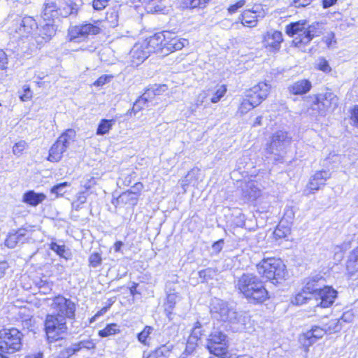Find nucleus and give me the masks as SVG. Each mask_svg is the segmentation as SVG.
I'll list each match as a JSON object with an SVG mask.
<instances>
[{
  "label": "nucleus",
  "mask_w": 358,
  "mask_h": 358,
  "mask_svg": "<svg viewBox=\"0 0 358 358\" xmlns=\"http://www.w3.org/2000/svg\"><path fill=\"white\" fill-rule=\"evenodd\" d=\"M235 287L251 303H261L268 299L263 282L254 274H243L235 281Z\"/></svg>",
  "instance_id": "nucleus-1"
},
{
  "label": "nucleus",
  "mask_w": 358,
  "mask_h": 358,
  "mask_svg": "<svg viewBox=\"0 0 358 358\" xmlns=\"http://www.w3.org/2000/svg\"><path fill=\"white\" fill-rule=\"evenodd\" d=\"M210 313L217 320L228 322L231 324H243L242 315L230 306L227 301L214 299L210 303Z\"/></svg>",
  "instance_id": "nucleus-2"
},
{
  "label": "nucleus",
  "mask_w": 358,
  "mask_h": 358,
  "mask_svg": "<svg viewBox=\"0 0 358 358\" xmlns=\"http://www.w3.org/2000/svg\"><path fill=\"white\" fill-rule=\"evenodd\" d=\"M36 28L37 23L32 17H17L9 27L8 33L11 38L15 41L20 39L22 40L24 38H28L29 36L33 39V34Z\"/></svg>",
  "instance_id": "nucleus-3"
},
{
  "label": "nucleus",
  "mask_w": 358,
  "mask_h": 358,
  "mask_svg": "<svg viewBox=\"0 0 358 358\" xmlns=\"http://www.w3.org/2000/svg\"><path fill=\"white\" fill-rule=\"evenodd\" d=\"M23 334L16 328L0 330V350L2 353H14L22 347Z\"/></svg>",
  "instance_id": "nucleus-4"
},
{
  "label": "nucleus",
  "mask_w": 358,
  "mask_h": 358,
  "mask_svg": "<svg viewBox=\"0 0 358 358\" xmlns=\"http://www.w3.org/2000/svg\"><path fill=\"white\" fill-rule=\"evenodd\" d=\"M66 320L62 315L49 314L45 320V331L49 343L63 339V334L67 331Z\"/></svg>",
  "instance_id": "nucleus-5"
},
{
  "label": "nucleus",
  "mask_w": 358,
  "mask_h": 358,
  "mask_svg": "<svg viewBox=\"0 0 358 358\" xmlns=\"http://www.w3.org/2000/svg\"><path fill=\"white\" fill-rule=\"evenodd\" d=\"M257 270L259 274L270 280L284 278L286 273L285 265L280 259L268 258L263 259L258 265Z\"/></svg>",
  "instance_id": "nucleus-6"
},
{
  "label": "nucleus",
  "mask_w": 358,
  "mask_h": 358,
  "mask_svg": "<svg viewBox=\"0 0 358 358\" xmlns=\"http://www.w3.org/2000/svg\"><path fill=\"white\" fill-rule=\"evenodd\" d=\"M100 21L94 23L85 22L78 25L71 26L68 30V38L70 42L81 43L85 41L90 36L96 35L101 31Z\"/></svg>",
  "instance_id": "nucleus-7"
},
{
  "label": "nucleus",
  "mask_w": 358,
  "mask_h": 358,
  "mask_svg": "<svg viewBox=\"0 0 358 358\" xmlns=\"http://www.w3.org/2000/svg\"><path fill=\"white\" fill-rule=\"evenodd\" d=\"M76 131L73 129H69L64 132L51 146L48 160L51 162H59L70 143L74 141Z\"/></svg>",
  "instance_id": "nucleus-8"
},
{
  "label": "nucleus",
  "mask_w": 358,
  "mask_h": 358,
  "mask_svg": "<svg viewBox=\"0 0 358 358\" xmlns=\"http://www.w3.org/2000/svg\"><path fill=\"white\" fill-rule=\"evenodd\" d=\"M291 137L286 131H278L273 134L270 144L267 147L269 153L273 154L275 161H280L286 148L290 145Z\"/></svg>",
  "instance_id": "nucleus-9"
},
{
  "label": "nucleus",
  "mask_w": 358,
  "mask_h": 358,
  "mask_svg": "<svg viewBox=\"0 0 358 358\" xmlns=\"http://www.w3.org/2000/svg\"><path fill=\"white\" fill-rule=\"evenodd\" d=\"M206 347L210 353L215 356L222 357L227 355L229 348L227 335L218 330L213 331L207 339Z\"/></svg>",
  "instance_id": "nucleus-10"
},
{
  "label": "nucleus",
  "mask_w": 358,
  "mask_h": 358,
  "mask_svg": "<svg viewBox=\"0 0 358 358\" xmlns=\"http://www.w3.org/2000/svg\"><path fill=\"white\" fill-rule=\"evenodd\" d=\"M338 99L332 92L318 94L311 106L313 110H317L318 115H325L329 110H334L338 106Z\"/></svg>",
  "instance_id": "nucleus-11"
},
{
  "label": "nucleus",
  "mask_w": 358,
  "mask_h": 358,
  "mask_svg": "<svg viewBox=\"0 0 358 358\" xmlns=\"http://www.w3.org/2000/svg\"><path fill=\"white\" fill-rule=\"evenodd\" d=\"M338 248L341 249V252H336L335 256L338 259H342L343 257L342 250H347L353 248L352 251L348 257L346 264L348 271L353 274L356 271V262L358 261V234H353L350 240L345 241L340 247Z\"/></svg>",
  "instance_id": "nucleus-12"
},
{
  "label": "nucleus",
  "mask_w": 358,
  "mask_h": 358,
  "mask_svg": "<svg viewBox=\"0 0 358 358\" xmlns=\"http://www.w3.org/2000/svg\"><path fill=\"white\" fill-rule=\"evenodd\" d=\"M50 307L57 312V314H55V315H62L66 320V318L74 319L75 317L76 303L62 295L55 296L52 299Z\"/></svg>",
  "instance_id": "nucleus-13"
},
{
  "label": "nucleus",
  "mask_w": 358,
  "mask_h": 358,
  "mask_svg": "<svg viewBox=\"0 0 358 358\" xmlns=\"http://www.w3.org/2000/svg\"><path fill=\"white\" fill-rule=\"evenodd\" d=\"M336 296L337 292L335 289L324 285L317 292H315L313 300L316 301L315 306L327 308L334 303Z\"/></svg>",
  "instance_id": "nucleus-14"
},
{
  "label": "nucleus",
  "mask_w": 358,
  "mask_h": 358,
  "mask_svg": "<svg viewBox=\"0 0 358 358\" xmlns=\"http://www.w3.org/2000/svg\"><path fill=\"white\" fill-rule=\"evenodd\" d=\"M270 89L269 84L264 82L259 83L247 92L245 97L252 103V104L257 106L267 97Z\"/></svg>",
  "instance_id": "nucleus-15"
},
{
  "label": "nucleus",
  "mask_w": 358,
  "mask_h": 358,
  "mask_svg": "<svg viewBox=\"0 0 358 358\" xmlns=\"http://www.w3.org/2000/svg\"><path fill=\"white\" fill-rule=\"evenodd\" d=\"M56 29L52 23L46 22L37 25L35 32L33 34V39L38 45H41L49 41L55 34Z\"/></svg>",
  "instance_id": "nucleus-16"
},
{
  "label": "nucleus",
  "mask_w": 358,
  "mask_h": 358,
  "mask_svg": "<svg viewBox=\"0 0 358 358\" xmlns=\"http://www.w3.org/2000/svg\"><path fill=\"white\" fill-rule=\"evenodd\" d=\"M322 24L319 22H314L309 25L305 29L303 36L301 39L294 38L293 43L296 47H301L302 45L309 43L311 40L316 36H319L322 34Z\"/></svg>",
  "instance_id": "nucleus-17"
},
{
  "label": "nucleus",
  "mask_w": 358,
  "mask_h": 358,
  "mask_svg": "<svg viewBox=\"0 0 358 358\" xmlns=\"http://www.w3.org/2000/svg\"><path fill=\"white\" fill-rule=\"evenodd\" d=\"M165 35L163 33H157L147 38L143 43L150 53H160L163 55Z\"/></svg>",
  "instance_id": "nucleus-18"
},
{
  "label": "nucleus",
  "mask_w": 358,
  "mask_h": 358,
  "mask_svg": "<svg viewBox=\"0 0 358 358\" xmlns=\"http://www.w3.org/2000/svg\"><path fill=\"white\" fill-rule=\"evenodd\" d=\"M27 234V230L25 229H19L10 232L5 240V245L8 248H14L17 245L24 243L28 239Z\"/></svg>",
  "instance_id": "nucleus-19"
},
{
  "label": "nucleus",
  "mask_w": 358,
  "mask_h": 358,
  "mask_svg": "<svg viewBox=\"0 0 358 358\" xmlns=\"http://www.w3.org/2000/svg\"><path fill=\"white\" fill-rule=\"evenodd\" d=\"M325 334H327L325 327L313 326L311 329L304 333L300 339L304 345L310 346L322 338Z\"/></svg>",
  "instance_id": "nucleus-20"
},
{
  "label": "nucleus",
  "mask_w": 358,
  "mask_h": 358,
  "mask_svg": "<svg viewBox=\"0 0 358 358\" xmlns=\"http://www.w3.org/2000/svg\"><path fill=\"white\" fill-rule=\"evenodd\" d=\"M187 45H188V41L185 38L177 36L169 38L165 36L163 55H167L174 51L182 50Z\"/></svg>",
  "instance_id": "nucleus-21"
},
{
  "label": "nucleus",
  "mask_w": 358,
  "mask_h": 358,
  "mask_svg": "<svg viewBox=\"0 0 358 358\" xmlns=\"http://www.w3.org/2000/svg\"><path fill=\"white\" fill-rule=\"evenodd\" d=\"M82 5V0H64V5L59 8V17L76 16Z\"/></svg>",
  "instance_id": "nucleus-22"
},
{
  "label": "nucleus",
  "mask_w": 358,
  "mask_h": 358,
  "mask_svg": "<svg viewBox=\"0 0 358 358\" xmlns=\"http://www.w3.org/2000/svg\"><path fill=\"white\" fill-rule=\"evenodd\" d=\"M59 8L55 0H45L41 13L44 20L51 21L59 17Z\"/></svg>",
  "instance_id": "nucleus-23"
},
{
  "label": "nucleus",
  "mask_w": 358,
  "mask_h": 358,
  "mask_svg": "<svg viewBox=\"0 0 358 358\" xmlns=\"http://www.w3.org/2000/svg\"><path fill=\"white\" fill-rule=\"evenodd\" d=\"M330 177L331 173L329 171H317L310 178L308 187L311 190H318L321 186L325 185V182Z\"/></svg>",
  "instance_id": "nucleus-24"
},
{
  "label": "nucleus",
  "mask_w": 358,
  "mask_h": 358,
  "mask_svg": "<svg viewBox=\"0 0 358 358\" xmlns=\"http://www.w3.org/2000/svg\"><path fill=\"white\" fill-rule=\"evenodd\" d=\"M282 41V35L278 31H268L264 36V44L266 48H269L273 50H278Z\"/></svg>",
  "instance_id": "nucleus-25"
},
{
  "label": "nucleus",
  "mask_w": 358,
  "mask_h": 358,
  "mask_svg": "<svg viewBox=\"0 0 358 358\" xmlns=\"http://www.w3.org/2000/svg\"><path fill=\"white\" fill-rule=\"evenodd\" d=\"M131 57L133 59L132 62L134 64L138 65L143 62L145 59L150 56V52L144 43L141 44H136L131 52Z\"/></svg>",
  "instance_id": "nucleus-26"
},
{
  "label": "nucleus",
  "mask_w": 358,
  "mask_h": 358,
  "mask_svg": "<svg viewBox=\"0 0 358 358\" xmlns=\"http://www.w3.org/2000/svg\"><path fill=\"white\" fill-rule=\"evenodd\" d=\"M324 280L322 277L315 275L306 280L303 287L304 293H308L312 298L324 285Z\"/></svg>",
  "instance_id": "nucleus-27"
},
{
  "label": "nucleus",
  "mask_w": 358,
  "mask_h": 358,
  "mask_svg": "<svg viewBox=\"0 0 358 358\" xmlns=\"http://www.w3.org/2000/svg\"><path fill=\"white\" fill-rule=\"evenodd\" d=\"M311 87V83L308 80L301 79L289 85L287 90L290 94L303 95L308 93Z\"/></svg>",
  "instance_id": "nucleus-28"
},
{
  "label": "nucleus",
  "mask_w": 358,
  "mask_h": 358,
  "mask_svg": "<svg viewBox=\"0 0 358 358\" xmlns=\"http://www.w3.org/2000/svg\"><path fill=\"white\" fill-rule=\"evenodd\" d=\"M264 17V14L257 10H246L241 15V23L243 26L254 27L257 25L258 18Z\"/></svg>",
  "instance_id": "nucleus-29"
},
{
  "label": "nucleus",
  "mask_w": 358,
  "mask_h": 358,
  "mask_svg": "<svg viewBox=\"0 0 358 358\" xmlns=\"http://www.w3.org/2000/svg\"><path fill=\"white\" fill-rule=\"evenodd\" d=\"M305 21H299L296 22L291 23L286 27V33L290 36L294 37V38L301 39L303 36L305 32Z\"/></svg>",
  "instance_id": "nucleus-30"
},
{
  "label": "nucleus",
  "mask_w": 358,
  "mask_h": 358,
  "mask_svg": "<svg viewBox=\"0 0 358 358\" xmlns=\"http://www.w3.org/2000/svg\"><path fill=\"white\" fill-rule=\"evenodd\" d=\"M46 198L43 193H36L33 190L26 192L22 198V201L32 206H36L42 203Z\"/></svg>",
  "instance_id": "nucleus-31"
},
{
  "label": "nucleus",
  "mask_w": 358,
  "mask_h": 358,
  "mask_svg": "<svg viewBox=\"0 0 358 358\" xmlns=\"http://www.w3.org/2000/svg\"><path fill=\"white\" fill-rule=\"evenodd\" d=\"M137 193L128 190L122 192L116 199V203L113 202L114 205L117 204H128L131 206H136L138 202Z\"/></svg>",
  "instance_id": "nucleus-32"
},
{
  "label": "nucleus",
  "mask_w": 358,
  "mask_h": 358,
  "mask_svg": "<svg viewBox=\"0 0 358 358\" xmlns=\"http://www.w3.org/2000/svg\"><path fill=\"white\" fill-rule=\"evenodd\" d=\"M172 348V345H162L156 350L149 353V355L147 357L148 358H168Z\"/></svg>",
  "instance_id": "nucleus-33"
},
{
  "label": "nucleus",
  "mask_w": 358,
  "mask_h": 358,
  "mask_svg": "<svg viewBox=\"0 0 358 358\" xmlns=\"http://www.w3.org/2000/svg\"><path fill=\"white\" fill-rule=\"evenodd\" d=\"M115 124V120L114 119H101L98 124L96 134L98 136H103L108 134Z\"/></svg>",
  "instance_id": "nucleus-34"
},
{
  "label": "nucleus",
  "mask_w": 358,
  "mask_h": 358,
  "mask_svg": "<svg viewBox=\"0 0 358 358\" xmlns=\"http://www.w3.org/2000/svg\"><path fill=\"white\" fill-rule=\"evenodd\" d=\"M180 299L181 296L176 292L167 294L165 310L167 312L168 316L172 313V310L175 308L176 303L180 301Z\"/></svg>",
  "instance_id": "nucleus-35"
},
{
  "label": "nucleus",
  "mask_w": 358,
  "mask_h": 358,
  "mask_svg": "<svg viewBox=\"0 0 358 358\" xmlns=\"http://www.w3.org/2000/svg\"><path fill=\"white\" fill-rule=\"evenodd\" d=\"M72 344L76 353L80 351L82 349L92 350L96 348V343L92 339L90 338L82 340L79 342L73 343Z\"/></svg>",
  "instance_id": "nucleus-36"
},
{
  "label": "nucleus",
  "mask_w": 358,
  "mask_h": 358,
  "mask_svg": "<svg viewBox=\"0 0 358 358\" xmlns=\"http://www.w3.org/2000/svg\"><path fill=\"white\" fill-rule=\"evenodd\" d=\"M50 248L56 252L59 257L69 259L70 253L66 250L64 245H59L55 242H52L50 244Z\"/></svg>",
  "instance_id": "nucleus-37"
},
{
  "label": "nucleus",
  "mask_w": 358,
  "mask_h": 358,
  "mask_svg": "<svg viewBox=\"0 0 358 358\" xmlns=\"http://www.w3.org/2000/svg\"><path fill=\"white\" fill-rule=\"evenodd\" d=\"M327 334H333L338 332L342 329V324L339 319H333L331 320L325 326H324Z\"/></svg>",
  "instance_id": "nucleus-38"
},
{
  "label": "nucleus",
  "mask_w": 358,
  "mask_h": 358,
  "mask_svg": "<svg viewBox=\"0 0 358 358\" xmlns=\"http://www.w3.org/2000/svg\"><path fill=\"white\" fill-rule=\"evenodd\" d=\"M289 234L290 228L284 226L282 222H280L273 231V236L275 239L287 238Z\"/></svg>",
  "instance_id": "nucleus-39"
},
{
  "label": "nucleus",
  "mask_w": 358,
  "mask_h": 358,
  "mask_svg": "<svg viewBox=\"0 0 358 358\" xmlns=\"http://www.w3.org/2000/svg\"><path fill=\"white\" fill-rule=\"evenodd\" d=\"M210 0H182L183 7L189 8H204Z\"/></svg>",
  "instance_id": "nucleus-40"
},
{
  "label": "nucleus",
  "mask_w": 358,
  "mask_h": 358,
  "mask_svg": "<svg viewBox=\"0 0 358 358\" xmlns=\"http://www.w3.org/2000/svg\"><path fill=\"white\" fill-rule=\"evenodd\" d=\"M205 332L206 330L204 329L203 326H202L199 322H196L189 338L192 340H196L198 341L201 337L204 335Z\"/></svg>",
  "instance_id": "nucleus-41"
},
{
  "label": "nucleus",
  "mask_w": 358,
  "mask_h": 358,
  "mask_svg": "<svg viewBox=\"0 0 358 358\" xmlns=\"http://www.w3.org/2000/svg\"><path fill=\"white\" fill-rule=\"evenodd\" d=\"M197 345V341L192 340L190 338H188L185 351L181 354L180 358H186L188 355L193 354Z\"/></svg>",
  "instance_id": "nucleus-42"
},
{
  "label": "nucleus",
  "mask_w": 358,
  "mask_h": 358,
  "mask_svg": "<svg viewBox=\"0 0 358 358\" xmlns=\"http://www.w3.org/2000/svg\"><path fill=\"white\" fill-rule=\"evenodd\" d=\"M120 332V329L116 324H108L104 329L99 331V336L106 337L110 335L116 334Z\"/></svg>",
  "instance_id": "nucleus-43"
},
{
  "label": "nucleus",
  "mask_w": 358,
  "mask_h": 358,
  "mask_svg": "<svg viewBox=\"0 0 358 358\" xmlns=\"http://www.w3.org/2000/svg\"><path fill=\"white\" fill-rule=\"evenodd\" d=\"M155 104V103L150 104V103H148L146 100L144 99V97L141 96L134 103L132 112H134V113L136 114L141 110L143 109L145 107H150L154 106Z\"/></svg>",
  "instance_id": "nucleus-44"
},
{
  "label": "nucleus",
  "mask_w": 358,
  "mask_h": 358,
  "mask_svg": "<svg viewBox=\"0 0 358 358\" xmlns=\"http://www.w3.org/2000/svg\"><path fill=\"white\" fill-rule=\"evenodd\" d=\"M153 330L154 329L152 327L145 326L143 330L141 331L137 336L138 341L144 345H148V343L147 342V340L150 335L152 333Z\"/></svg>",
  "instance_id": "nucleus-45"
},
{
  "label": "nucleus",
  "mask_w": 358,
  "mask_h": 358,
  "mask_svg": "<svg viewBox=\"0 0 358 358\" xmlns=\"http://www.w3.org/2000/svg\"><path fill=\"white\" fill-rule=\"evenodd\" d=\"M70 185V184L67 182H63L59 184L54 185L51 188V193L56 194V196L58 197L59 196H62L66 192V189Z\"/></svg>",
  "instance_id": "nucleus-46"
},
{
  "label": "nucleus",
  "mask_w": 358,
  "mask_h": 358,
  "mask_svg": "<svg viewBox=\"0 0 358 358\" xmlns=\"http://www.w3.org/2000/svg\"><path fill=\"white\" fill-rule=\"evenodd\" d=\"M308 300H313V298L308 295V293H304L303 289L302 292H300L295 296L294 299H292V303L299 306L306 303Z\"/></svg>",
  "instance_id": "nucleus-47"
},
{
  "label": "nucleus",
  "mask_w": 358,
  "mask_h": 358,
  "mask_svg": "<svg viewBox=\"0 0 358 358\" xmlns=\"http://www.w3.org/2000/svg\"><path fill=\"white\" fill-rule=\"evenodd\" d=\"M87 201V196L85 192H80L76 196V199L72 202L71 206L73 210L78 211L81 208V206Z\"/></svg>",
  "instance_id": "nucleus-48"
},
{
  "label": "nucleus",
  "mask_w": 358,
  "mask_h": 358,
  "mask_svg": "<svg viewBox=\"0 0 358 358\" xmlns=\"http://www.w3.org/2000/svg\"><path fill=\"white\" fill-rule=\"evenodd\" d=\"M76 352L73 348V344L60 350L59 353L54 357V358H69Z\"/></svg>",
  "instance_id": "nucleus-49"
},
{
  "label": "nucleus",
  "mask_w": 358,
  "mask_h": 358,
  "mask_svg": "<svg viewBox=\"0 0 358 358\" xmlns=\"http://www.w3.org/2000/svg\"><path fill=\"white\" fill-rule=\"evenodd\" d=\"M19 97L22 101H27L32 98V92L29 85H24L22 86V91L19 92Z\"/></svg>",
  "instance_id": "nucleus-50"
},
{
  "label": "nucleus",
  "mask_w": 358,
  "mask_h": 358,
  "mask_svg": "<svg viewBox=\"0 0 358 358\" xmlns=\"http://www.w3.org/2000/svg\"><path fill=\"white\" fill-rule=\"evenodd\" d=\"M102 262L101 255L98 252H94L89 257V264L93 268L100 266Z\"/></svg>",
  "instance_id": "nucleus-51"
},
{
  "label": "nucleus",
  "mask_w": 358,
  "mask_h": 358,
  "mask_svg": "<svg viewBox=\"0 0 358 358\" xmlns=\"http://www.w3.org/2000/svg\"><path fill=\"white\" fill-rule=\"evenodd\" d=\"M8 58L7 55L2 50H0V78L5 74V70L7 68Z\"/></svg>",
  "instance_id": "nucleus-52"
},
{
  "label": "nucleus",
  "mask_w": 358,
  "mask_h": 358,
  "mask_svg": "<svg viewBox=\"0 0 358 358\" xmlns=\"http://www.w3.org/2000/svg\"><path fill=\"white\" fill-rule=\"evenodd\" d=\"M226 92L227 88L224 85L220 86L218 89L216 90L215 93L211 97L210 101L214 103L218 102L220 100V99L224 95Z\"/></svg>",
  "instance_id": "nucleus-53"
},
{
  "label": "nucleus",
  "mask_w": 358,
  "mask_h": 358,
  "mask_svg": "<svg viewBox=\"0 0 358 358\" xmlns=\"http://www.w3.org/2000/svg\"><path fill=\"white\" fill-rule=\"evenodd\" d=\"M252 103L248 100L247 98H245L241 103L239 111L241 114L246 113L248 110H250L253 108L256 107L257 106H255L252 104Z\"/></svg>",
  "instance_id": "nucleus-54"
},
{
  "label": "nucleus",
  "mask_w": 358,
  "mask_h": 358,
  "mask_svg": "<svg viewBox=\"0 0 358 358\" xmlns=\"http://www.w3.org/2000/svg\"><path fill=\"white\" fill-rule=\"evenodd\" d=\"M27 146V144L24 141H20L16 143L13 148V154L15 155H20Z\"/></svg>",
  "instance_id": "nucleus-55"
},
{
  "label": "nucleus",
  "mask_w": 358,
  "mask_h": 358,
  "mask_svg": "<svg viewBox=\"0 0 358 358\" xmlns=\"http://www.w3.org/2000/svg\"><path fill=\"white\" fill-rule=\"evenodd\" d=\"M317 65L318 69L324 73H329L331 71V68L330 67L328 62L324 58L319 59Z\"/></svg>",
  "instance_id": "nucleus-56"
},
{
  "label": "nucleus",
  "mask_w": 358,
  "mask_h": 358,
  "mask_svg": "<svg viewBox=\"0 0 358 358\" xmlns=\"http://www.w3.org/2000/svg\"><path fill=\"white\" fill-rule=\"evenodd\" d=\"M247 187L251 189V192H248V196L250 199H255L260 195L259 190L255 186L254 182H251L247 185Z\"/></svg>",
  "instance_id": "nucleus-57"
},
{
  "label": "nucleus",
  "mask_w": 358,
  "mask_h": 358,
  "mask_svg": "<svg viewBox=\"0 0 358 358\" xmlns=\"http://www.w3.org/2000/svg\"><path fill=\"white\" fill-rule=\"evenodd\" d=\"M215 273V271L211 268H205L199 271V276L201 278H203L204 280H207L208 278H212L213 274Z\"/></svg>",
  "instance_id": "nucleus-58"
},
{
  "label": "nucleus",
  "mask_w": 358,
  "mask_h": 358,
  "mask_svg": "<svg viewBox=\"0 0 358 358\" xmlns=\"http://www.w3.org/2000/svg\"><path fill=\"white\" fill-rule=\"evenodd\" d=\"M109 0H93L92 7L94 10H101L108 6Z\"/></svg>",
  "instance_id": "nucleus-59"
},
{
  "label": "nucleus",
  "mask_w": 358,
  "mask_h": 358,
  "mask_svg": "<svg viewBox=\"0 0 358 358\" xmlns=\"http://www.w3.org/2000/svg\"><path fill=\"white\" fill-rule=\"evenodd\" d=\"M355 315L352 310H348L343 313L342 316L339 319L340 321H343L346 323L352 322L354 320Z\"/></svg>",
  "instance_id": "nucleus-60"
},
{
  "label": "nucleus",
  "mask_w": 358,
  "mask_h": 358,
  "mask_svg": "<svg viewBox=\"0 0 358 358\" xmlns=\"http://www.w3.org/2000/svg\"><path fill=\"white\" fill-rule=\"evenodd\" d=\"M106 20L110 22V26L114 27L117 25V14L115 12L106 14Z\"/></svg>",
  "instance_id": "nucleus-61"
},
{
  "label": "nucleus",
  "mask_w": 358,
  "mask_h": 358,
  "mask_svg": "<svg viewBox=\"0 0 358 358\" xmlns=\"http://www.w3.org/2000/svg\"><path fill=\"white\" fill-rule=\"evenodd\" d=\"M112 76L108 75H103L100 76L94 83L96 86H103L106 83L110 82Z\"/></svg>",
  "instance_id": "nucleus-62"
},
{
  "label": "nucleus",
  "mask_w": 358,
  "mask_h": 358,
  "mask_svg": "<svg viewBox=\"0 0 358 358\" xmlns=\"http://www.w3.org/2000/svg\"><path fill=\"white\" fill-rule=\"evenodd\" d=\"M148 103L150 104L154 103L152 99L156 96L155 92L152 89L148 88L145 93L142 95Z\"/></svg>",
  "instance_id": "nucleus-63"
},
{
  "label": "nucleus",
  "mask_w": 358,
  "mask_h": 358,
  "mask_svg": "<svg viewBox=\"0 0 358 358\" xmlns=\"http://www.w3.org/2000/svg\"><path fill=\"white\" fill-rule=\"evenodd\" d=\"M224 245V240L220 239L215 242L212 245L213 252L217 255L222 250Z\"/></svg>",
  "instance_id": "nucleus-64"
}]
</instances>
